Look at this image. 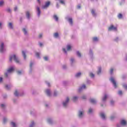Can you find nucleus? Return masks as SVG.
<instances>
[{
  "label": "nucleus",
  "mask_w": 127,
  "mask_h": 127,
  "mask_svg": "<svg viewBox=\"0 0 127 127\" xmlns=\"http://www.w3.org/2000/svg\"><path fill=\"white\" fill-rule=\"evenodd\" d=\"M49 5H50V1H48L46 2L45 5L42 6V8H43L44 9H45V8H47V7L49 6Z\"/></svg>",
  "instance_id": "4"
},
{
  "label": "nucleus",
  "mask_w": 127,
  "mask_h": 127,
  "mask_svg": "<svg viewBox=\"0 0 127 127\" xmlns=\"http://www.w3.org/2000/svg\"><path fill=\"white\" fill-rule=\"evenodd\" d=\"M90 76L91 77V78H94L95 77V75L93 74V73H90Z\"/></svg>",
  "instance_id": "31"
},
{
  "label": "nucleus",
  "mask_w": 127,
  "mask_h": 127,
  "mask_svg": "<svg viewBox=\"0 0 127 127\" xmlns=\"http://www.w3.org/2000/svg\"><path fill=\"white\" fill-rule=\"evenodd\" d=\"M121 124L122 126H127V121L125 120H123L121 121Z\"/></svg>",
  "instance_id": "7"
},
{
  "label": "nucleus",
  "mask_w": 127,
  "mask_h": 127,
  "mask_svg": "<svg viewBox=\"0 0 127 127\" xmlns=\"http://www.w3.org/2000/svg\"><path fill=\"white\" fill-rule=\"evenodd\" d=\"M5 106L4 104H1V108H4Z\"/></svg>",
  "instance_id": "52"
},
{
  "label": "nucleus",
  "mask_w": 127,
  "mask_h": 127,
  "mask_svg": "<svg viewBox=\"0 0 127 127\" xmlns=\"http://www.w3.org/2000/svg\"><path fill=\"white\" fill-rule=\"evenodd\" d=\"M37 11L38 12V15H40L41 11H40V8H39V7H37Z\"/></svg>",
  "instance_id": "8"
},
{
  "label": "nucleus",
  "mask_w": 127,
  "mask_h": 127,
  "mask_svg": "<svg viewBox=\"0 0 127 127\" xmlns=\"http://www.w3.org/2000/svg\"><path fill=\"white\" fill-rule=\"evenodd\" d=\"M93 41H98V39L97 37H94L93 38Z\"/></svg>",
  "instance_id": "29"
},
{
  "label": "nucleus",
  "mask_w": 127,
  "mask_h": 127,
  "mask_svg": "<svg viewBox=\"0 0 127 127\" xmlns=\"http://www.w3.org/2000/svg\"><path fill=\"white\" fill-rule=\"evenodd\" d=\"M100 117L102 118V119H103V120H105V119H106V116L105 115V114L103 113L100 114Z\"/></svg>",
  "instance_id": "10"
},
{
  "label": "nucleus",
  "mask_w": 127,
  "mask_h": 127,
  "mask_svg": "<svg viewBox=\"0 0 127 127\" xmlns=\"http://www.w3.org/2000/svg\"><path fill=\"white\" fill-rule=\"evenodd\" d=\"M48 87H50V83H48Z\"/></svg>",
  "instance_id": "64"
},
{
  "label": "nucleus",
  "mask_w": 127,
  "mask_h": 127,
  "mask_svg": "<svg viewBox=\"0 0 127 127\" xmlns=\"http://www.w3.org/2000/svg\"><path fill=\"white\" fill-rule=\"evenodd\" d=\"M2 82V77H0V83Z\"/></svg>",
  "instance_id": "54"
},
{
  "label": "nucleus",
  "mask_w": 127,
  "mask_h": 127,
  "mask_svg": "<svg viewBox=\"0 0 127 127\" xmlns=\"http://www.w3.org/2000/svg\"><path fill=\"white\" fill-rule=\"evenodd\" d=\"M11 124L12 125V127H16V125H15V123H14L13 122H11Z\"/></svg>",
  "instance_id": "33"
},
{
  "label": "nucleus",
  "mask_w": 127,
  "mask_h": 127,
  "mask_svg": "<svg viewBox=\"0 0 127 127\" xmlns=\"http://www.w3.org/2000/svg\"><path fill=\"white\" fill-rule=\"evenodd\" d=\"M67 51L71 50V46L70 45H68L67 46Z\"/></svg>",
  "instance_id": "25"
},
{
  "label": "nucleus",
  "mask_w": 127,
  "mask_h": 127,
  "mask_svg": "<svg viewBox=\"0 0 127 127\" xmlns=\"http://www.w3.org/2000/svg\"><path fill=\"white\" fill-rule=\"evenodd\" d=\"M5 87L6 88V90H9V89H10V87H9L7 85H5Z\"/></svg>",
  "instance_id": "35"
},
{
  "label": "nucleus",
  "mask_w": 127,
  "mask_h": 127,
  "mask_svg": "<svg viewBox=\"0 0 127 127\" xmlns=\"http://www.w3.org/2000/svg\"><path fill=\"white\" fill-rule=\"evenodd\" d=\"M81 75V72H78L77 73L76 75L75 76L76 77H80V75Z\"/></svg>",
  "instance_id": "32"
},
{
  "label": "nucleus",
  "mask_w": 127,
  "mask_h": 127,
  "mask_svg": "<svg viewBox=\"0 0 127 127\" xmlns=\"http://www.w3.org/2000/svg\"><path fill=\"white\" fill-rule=\"evenodd\" d=\"M3 3H4L3 1H0V6H2V5H3Z\"/></svg>",
  "instance_id": "30"
},
{
  "label": "nucleus",
  "mask_w": 127,
  "mask_h": 127,
  "mask_svg": "<svg viewBox=\"0 0 127 127\" xmlns=\"http://www.w3.org/2000/svg\"><path fill=\"white\" fill-rule=\"evenodd\" d=\"M4 45L3 43H2L0 46V52L2 53L4 51V48H3Z\"/></svg>",
  "instance_id": "5"
},
{
  "label": "nucleus",
  "mask_w": 127,
  "mask_h": 127,
  "mask_svg": "<svg viewBox=\"0 0 127 127\" xmlns=\"http://www.w3.org/2000/svg\"><path fill=\"white\" fill-rule=\"evenodd\" d=\"M111 105H113V104H114V101H111Z\"/></svg>",
  "instance_id": "59"
},
{
  "label": "nucleus",
  "mask_w": 127,
  "mask_h": 127,
  "mask_svg": "<svg viewBox=\"0 0 127 127\" xmlns=\"http://www.w3.org/2000/svg\"><path fill=\"white\" fill-rule=\"evenodd\" d=\"M22 53L23 54V56L24 57V59H26V55L25 54V52H24V51H22Z\"/></svg>",
  "instance_id": "17"
},
{
  "label": "nucleus",
  "mask_w": 127,
  "mask_h": 127,
  "mask_svg": "<svg viewBox=\"0 0 127 127\" xmlns=\"http://www.w3.org/2000/svg\"><path fill=\"white\" fill-rule=\"evenodd\" d=\"M118 94L119 95H122V94H123V92H122V91H119V92H118Z\"/></svg>",
  "instance_id": "44"
},
{
  "label": "nucleus",
  "mask_w": 127,
  "mask_h": 127,
  "mask_svg": "<svg viewBox=\"0 0 127 127\" xmlns=\"http://www.w3.org/2000/svg\"><path fill=\"white\" fill-rule=\"evenodd\" d=\"M77 100H78V97H73L72 98V101L73 102H76Z\"/></svg>",
  "instance_id": "24"
},
{
  "label": "nucleus",
  "mask_w": 127,
  "mask_h": 127,
  "mask_svg": "<svg viewBox=\"0 0 127 127\" xmlns=\"http://www.w3.org/2000/svg\"><path fill=\"white\" fill-rule=\"evenodd\" d=\"M7 11H8V12H10V11H11L10 9H9V8L7 9Z\"/></svg>",
  "instance_id": "53"
},
{
  "label": "nucleus",
  "mask_w": 127,
  "mask_h": 127,
  "mask_svg": "<svg viewBox=\"0 0 127 127\" xmlns=\"http://www.w3.org/2000/svg\"><path fill=\"white\" fill-rule=\"evenodd\" d=\"M92 112H93V110H92V109H89V110L88 111V114H91V113H92Z\"/></svg>",
  "instance_id": "37"
},
{
  "label": "nucleus",
  "mask_w": 127,
  "mask_h": 127,
  "mask_svg": "<svg viewBox=\"0 0 127 127\" xmlns=\"http://www.w3.org/2000/svg\"><path fill=\"white\" fill-rule=\"evenodd\" d=\"M32 65H33V63H31L30 64V68H32Z\"/></svg>",
  "instance_id": "45"
},
{
  "label": "nucleus",
  "mask_w": 127,
  "mask_h": 127,
  "mask_svg": "<svg viewBox=\"0 0 127 127\" xmlns=\"http://www.w3.org/2000/svg\"><path fill=\"white\" fill-rule=\"evenodd\" d=\"M8 27H9V28H10L11 29H12V28H13V26H12V23H9Z\"/></svg>",
  "instance_id": "16"
},
{
  "label": "nucleus",
  "mask_w": 127,
  "mask_h": 127,
  "mask_svg": "<svg viewBox=\"0 0 127 127\" xmlns=\"http://www.w3.org/2000/svg\"><path fill=\"white\" fill-rule=\"evenodd\" d=\"M42 37V34H40L39 35V38H41Z\"/></svg>",
  "instance_id": "47"
},
{
  "label": "nucleus",
  "mask_w": 127,
  "mask_h": 127,
  "mask_svg": "<svg viewBox=\"0 0 127 127\" xmlns=\"http://www.w3.org/2000/svg\"><path fill=\"white\" fill-rule=\"evenodd\" d=\"M14 70V68H13V67H10L7 70V72L8 73H11V72H12V71H13Z\"/></svg>",
  "instance_id": "9"
},
{
  "label": "nucleus",
  "mask_w": 127,
  "mask_h": 127,
  "mask_svg": "<svg viewBox=\"0 0 127 127\" xmlns=\"http://www.w3.org/2000/svg\"><path fill=\"white\" fill-rule=\"evenodd\" d=\"M44 59L45 60V61H47L48 60V57H45L44 58Z\"/></svg>",
  "instance_id": "40"
},
{
  "label": "nucleus",
  "mask_w": 127,
  "mask_h": 127,
  "mask_svg": "<svg viewBox=\"0 0 127 127\" xmlns=\"http://www.w3.org/2000/svg\"><path fill=\"white\" fill-rule=\"evenodd\" d=\"M82 116H83V112L82 111H79L78 117H79V118H82Z\"/></svg>",
  "instance_id": "21"
},
{
  "label": "nucleus",
  "mask_w": 127,
  "mask_h": 127,
  "mask_svg": "<svg viewBox=\"0 0 127 127\" xmlns=\"http://www.w3.org/2000/svg\"><path fill=\"white\" fill-rule=\"evenodd\" d=\"M36 55L37 57H39L40 54L39 53H36Z\"/></svg>",
  "instance_id": "42"
},
{
  "label": "nucleus",
  "mask_w": 127,
  "mask_h": 127,
  "mask_svg": "<svg viewBox=\"0 0 127 127\" xmlns=\"http://www.w3.org/2000/svg\"><path fill=\"white\" fill-rule=\"evenodd\" d=\"M34 126V122H32V124L30 126V127H33Z\"/></svg>",
  "instance_id": "36"
},
{
  "label": "nucleus",
  "mask_w": 127,
  "mask_h": 127,
  "mask_svg": "<svg viewBox=\"0 0 127 127\" xmlns=\"http://www.w3.org/2000/svg\"><path fill=\"white\" fill-rule=\"evenodd\" d=\"M46 93L47 95H48V96H50V95H51L50 90H49V89H47L46 90Z\"/></svg>",
  "instance_id": "11"
},
{
  "label": "nucleus",
  "mask_w": 127,
  "mask_h": 127,
  "mask_svg": "<svg viewBox=\"0 0 127 127\" xmlns=\"http://www.w3.org/2000/svg\"><path fill=\"white\" fill-rule=\"evenodd\" d=\"M14 95L16 96V97L18 96V92H17V91L16 90L14 93Z\"/></svg>",
  "instance_id": "26"
},
{
  "label": "nucleus",
  "mask_w": 127,
  "mask_h": 127,
  "mask_svg": "<svg viewBox=\"0 0 127 127\" xmlns=\"http://www.w3.org/2000/svg\"><path fill=\"white\" fill-rule=\"evenodd\" d=\"M114 118H115L114 117L112 116V117H111V120H113Z\"/></svg>",
  "instance_id": "61"
},
{
  "label": "nucleus",
  "mask_w": 127,
  "mask_h": 127,
  "mask_svg": "<svg viewBox=\"0 0 127 127\" xmlns=\"http://www.w3.org/2000/svg\"><path fill=\"white\" fill-rule=\"evenodd\" d=\"M113 72H114V69L111 68V69H110V73H111V74H113Z\"/></svg>",
  "instance_id": "41"
},
{
  "label": "nucleus",
  "mask_w": 127,
  "mask_h": 127,
  "mask_svg": "<svg viewBox=\"0 0 127 127\" xmlns=\"http://www.w3.org/2000/svg\"><path fill=\"white\" fill-rule=\"evenodd\" d=\"M37 1L39 2V3H40V0H37Z\"/></svg>",
  "instance_id": "63"
},
{
  "label": "nucleus",
  "mask_w": 127,
  "mask_h": 127,
  "mask_svg": "<svg viewBox=\"0 0 127 127\" xmlns=\"http://www.w3.org/2000/svg\"><path fill=\"white\" fill-rule=\"evenodd\" d=\"M109 31H111V30H114V31H117V27L114 26V25H111L109 28H108Z\"/></svg>",
  "instance_id": "2"
},
{
  "label": "nucleus",
  "mask_w": 127,
  "mask_h": 127,
  "mask_svg": "<svg viewBox=\"0 0 127 127\" xmlns=\"http://www.w3.org/2000/svg\"><path fill=\"white\" fill-rule=\"evenodd\" d=\"M26 15L27 18H29V17H30V14L29 13V12H28V11L26 12Z\"/></svg>",
  "instance_id": "19"
},
{
  "label": "nucleus",
  "mask_w": 127,
  "mask_h": 127,
  "mask_svg": "<svg viewBox=\"0 0 127 127\" xmlns=\"http://www.w3.org/2000/svg\"><path fill=\"white\" fill-rule=\"evenodd\" d=\"M54 19H55V20L56 21H58V16H57V15H54Z\"/></svg>",
  "instance_id": "23"
},
{
  "label": "nucleus",
  "mask_w": 127,
  "mask_h": 127,
  "mask_svg": "<svg viewBox=\"0 0 127 127\" xmlns=\"http://www.w3.org/2000/svg\"><path fill=\"white\" fill-rule=\"evenodd\" d=\"M39 45H40V46H42V45H43V44H42V43H39Z\"/></svg>",
  "instance_id": "56"
},
{
  "label": "nucleus",
  "mask_w": 127,
  "mask_h": 127,
  "mask_svg": "<svg viewBox=\"0 0 127 127\" xmlns=\"http://www.w3.org/2000/svg\"><path fill=\"white\" fill-rule=\"evenodd\" d=\"M82 99H83V100H85V99H86V96H82Z\"/></svg>",
  "instance_id": "49"
},
{
  "label": "nucleus",
  "mask_w": 127,
  "mask_h": 127,
  "mask_svg": "<svg viewBox=\"0 0 127 127\" xmlns=\"http://www.w3.org/2000/svg\"><path fill=\"white\" fill-rule=\"evenodd\" d=\"M107 98H108V95L105 94L104 95V97L102 98V101L103 102H105V101H106V100H107Z\"/></svg>",
  "instance_id": "13"
},
{
  "label": "nucleus",
  "mask_w": 127,
  "mask_h": 127,
  "mask_svg": "<svg viewBox=\"0 0 127 127\" xmlns=\"http://www.w3.org/2000/svg\"><path fill=\"white\" fill-rule=\"evenodd\" d=\"M63 68H64V69H65V68H66V65H64Z\"/></svg>",
  "instance_id": "62"
},
{
  "label": "nucleus",
  "mask_w": 127,
  "mask_h": 127,
  "mask_svg": "<svg viewBox=\"0 0 127 127\" xmlns=\"http://www.w3.org/2000/svg\"><path fill=\"white\" fill-rule=\"evenodd\" d=\"M68 103H69V98L67 97L65 102L63 103L64 107H66V106H67V105L68 104Z\"/></svg>",
  "instance_id": "6"
},
{
  "label": "nucleus",
  "mask_w": 127,
  "mask_h": 127,
  "mask_svg": "<svg viewBox=\"0 0 127 127\" xmlns=\"http://www.w3.org/2000/svg\"><path fill=\"white\" fill-rule=\"evenodd\" d=\"M101 72V67H99L98 71L97 72L98 75H99V74H100Z\"/></svg>",
  "instance_id": "28"
},
{
  "label": "nucleus",
  "mask_w": 127,
  "mask_h": 127,
  "mask_svg": "<svg viewBox=\"0 0 127 127\" xmlns=\"http://www.w3.org/2000/svg\"><path fill=\"white\" fill-rule=\"evenodd\" d=\"M91 13L93 16H96V12H95V10L92 9L91 10Z\"/></svg>",
  "instance_id": "14"
},
{
  "label": "nucleus",
  "mask_w": 127,
  "mask_h": 127,
  "mask_svg": "<svg viewBox=\"0 0 127 127\" xmlns=\"http://www.w3.org/2000/svg\"><path fill=\"white\" fill-rule=\"evenodd\" d=\"M17 73L18 74H20L21 73V71H18Z\"/></svg>",
  "instance_id": "57"
},
{
  "label": "nucleus",
  "mask_w": 127,
  "mask_h": 127,
  "mask_svg": "<svg viewBox=\"0 0 127 127\" xmlns=\"http://www.w3.org/2000/svg\"><path fill=\"white\" fill-rule=\"evenodd\" d=\"M77 56H78V57H81V53H80V52H77Z\"/></svg>",
  "instance_id": "34"
},
{
  "label": "nucleus",
  "mask_w": 127,
  "mask_h": 127,
  "mask_svg": "<svg viewBox=\"0 0 127 127\" xmlns=\"http://www.w3.org/2000/svg\"><path fill=\"white\" fill-rule=\"evenodd\" d=\"M14 11H16V10H17V7H15L14 8Z\"/></svg>",
  "instance_id": "55"
},
{
  "label": "nucleus",
  "mask_w": 127,
  "mask_h": 127,
  "mask_svg": "<svg viewBox=\"0 0 127 127\" xmlns=\"http://www.w3.org/2000/svg\"><path fill=\"white\" fill-rule=\"evenodd\" d=\"M90 102L92 103V104H96V100L94 99H91L90 100Z\"/></svg>",
  "instance_id": "15"
},
{
  "label": "nucleus",
  "mask_w": 127,
  "mask_h": 127,
  "mask_svg": "<svg viewBox=\"0 0 127 127\" xmlns=\"http://www.w3.org/2000/svg\"><path fill=\"white\" fill-rule=\"evenodd\" d=\"M48 122L50 124H51V122H52L51 119H48Z\"/></svg>",
  "instance_id": "43"
},
{
  "label": "nucleus",
  "mask_w": 127,
  "mask_h": 127,
  "mask_svg": "<svg viewBox=\"0 0 127 127\" xmlns=\"http://www.w3.org/2000/svg\"><path fill=\"white\" fill-rule=\"evenodd\" d=\"M6 119L4 118L3 119V123H6Z\"/></svg>",
  "instance_id": "51"
},
{
  "label": "nucleus",
  "mask_w": 127,
  "mask_h": 127,
  "mask_svg": "<svg viewBox=\"0 0 127 127\" xmlns=\"http://www.w3.org/2000/svg\"><path fill=\"white\" fill-rule=\"evenodd\" d=\"M12 59H13V60L15 61L16 63H19V60H18V59L16 57V56H15V55H14L10 57L9 58L10 62H12Z\"/></svg>",
  "instance_id": "1"
},
{
  "label": "nucleus",
  "mask_w": 127,
  "mask_h": 127,
  "mask_svg": "<svg viewBox=\"0 0 127 127\" xmlns=\"http://www.w3.org/2000/svg\"><path fill=\"white\" fill-rule=\"evenodd\" d=\"M118 17L119 18V19H121V18H123V14H122V13H119L118 14Z\"/></svg>",
  "instance_id": "20"
},
{
  "label": "nucleus",
  "mask_w": 127,
  "mask_h": 127,
  "mask_svg": "<svg viewBox=\"0 0 127 127\" xmlns=\"http://www.w3.org/2000/svg\"><path fill=\"white\" fill-rule=\"evenodd\" d=\"M123 87H124V88L126 89V90H127V84H124Z\"/></svg>",
  "instance_id": "39"
},
{
  "label": "nucleus",
  "mask_w": 127,
  "mask_h": 127,
  "mask_svg": "<svg viewBox=\"0 0 127 127\" xmlns=\"http://www.w3.org/2000/svg\"><path fill=\"white\" fill-rule=\"evenodd\" d=\"M82 89H86V85L85 84L82 85V87L79 88V91L80 92Z\"/></svg>",
  "instance_id": "12"
},
{
  "label": "nucleus",
  "mask_w": 127,
  "mask_h": 127,
  "mask_svg": "<svg viewBox=\"0 0 127 127\" xmlns=\"http://www.w3.org/2000/svg\"><path fill=\"white\" fill-rule=\"evenodd\" d=\"M70 61H71V63H73V62H74V59H72V58L71 59H70Z\"/></svg>",
  "instance_id": "48"
},
{
  "label": "nucleus",
  "mask_w": 127,
  "mask_h": 127,
  "mask_svg": "<svg viewBox=\"0 0 127 127\" xmlns=\"http://www.w3.org/2000/svg\"><path fill=\"white\" fill-rule=\"evenodd\" d=\"M54 96L55 97H56V96H57V93L56 92H55L54 94Z\"/></svg>",
  "instance_id": "50"
},
{
  "label": "nucleus",
  "mask_w": 127,
  "mask_h": 127,
  "mask_svg": "<svg viewBox=\"0 0 127 127\" xmlns=\"http://www.w3.org/2000/svg\"><path fill=\"white\" fill-rule=\"evenodd\" d=\"M110 81H111L112 83L113 84L114 87L117 88L118 86L117 85V83L116 82V80L114 77H111L110 79Z\"/></svg>",
  "instance_id": "3"
},
{
  "label": "nucleus",
  "mask_w": 127,
  "mask_h": 127,
  "mask_svg": "<svg viewBox=\"0 0 127 127\" xmlns=\"http://www.w3.org/2000/svg\"><path fill=\"white\" fill-rule=\"evenodd\" d=\"M77 8H81V5H78Z\"/></svg>",
  "instance_id": "58"
},
{
  "label": "nucleus",
  "mask_w": 127,
  "mask_h": 127,
  "mask_svg": "<svg viewBox=\"0 0 127 127\" xmlns=\"http://www.w3.org/2000/svg\"><path fill=\"white\" fill-rule=\"evenodd\" d=\"M60 2L61 3H62L63 4H64V0H60Z\"/></svg>",
  "instance_id": "38"
},
{
  "label": "nucleus",
  "mask_w": 127,
  "mask_h": 127,
  "mask_svg": "<svg viewBox=\"0 0 127 127\" xmlns=\"http://www.w3.org/2000/svg\"><path fill=\"white\" fill-rule=\"evenodd\" d=\"M23 31L25 35L27 34V31H26V29H25V28L23 29Z\"/></svg>",
  "instance_id": "27"
},
{
  "label": "nucleus",
  "mask_w": 127,
  "mask_h": 127,
  "mask_svg": "<svg viewBox=\"0 0 127 127\" xmlns=\"http://www.w3.org/2000/svg\"><path fill=\"white\" fill-rule=\"evenodd\" d=\"M5 77H7V73H5Z\"/></svg>",
  "instance_id": "60"
},
{
  "label": "nucleus",
  "mask_w": 127,
  "mask_h": 127,
  "mask_svg": "<svg viewBox=\"0 0 127 127\" xmlns=\"http://www.w3.org/2000/svg\"><path fill=\"white\" fill-rule=\"evenodd\" d=\"M63 51H64V53H67V51H66V49H63Z\"/></svg>",
  "instance_id": "46"
},
{
  "label": "nucleus",
  "mask_w": 127,
  "mask_h": 127,
  "mask_svg": "<svg viewBox=\"0 0 127 127\" xmlns=\"http://www.w3.org/2000/svg\"><path fill=\"white\" fill-rule=\"evenodd\" d=\"M68 22H69L70 24H73V20L72 19V18H69L68 19Z\"/></svg>",
  "instance_id": "22"
},
{
  "label": "nucleus",
  "mask_w": 127,
  "mask_h": 127,
  "mask_svg": "<svg viewBox=\"0 0 127 127\" xmlns=\"http://www.w3.org/2000/svg\"><path fill=\"white\" fill-rule=\"evenodd\" d=\"M54 37H56V38H57V37H59V34H58V33H55L54 34Z\"/></svg>",
  "instance_id": "18"
}]
</instances>
